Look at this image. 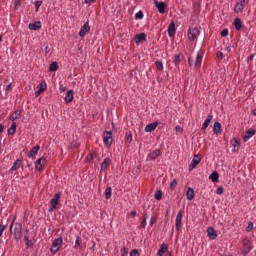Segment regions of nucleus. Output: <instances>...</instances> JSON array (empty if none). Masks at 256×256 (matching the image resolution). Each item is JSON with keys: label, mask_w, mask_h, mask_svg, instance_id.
<instances>
[{"label": "nucleus", "mask_w": 256, "mask_h": 256, "mask_svg": "<svg viewBox=\"0 0 256 256\" xmlns=\"http://www.w3.org/2000/svg\"><path fill=\"white\" fill-rule=\"evenodd\" d=\"M14 225V230H13ZM23 225L21 223L15 224V218H13L10 224V233H13L15 241H21Z\"/></svg>", "instance_id": "nucleus-1"}, {"label": "nucleus", "mask_w": 256, "mask_h": 256, "mask_svg": "<svg viewBox=\"0 0 256 256\" xmlns=\"http://www.w3.org/2000/svg\"><path fill=\"white\" fill-rule=\"evenodd\" d=\"M62 245H63V237H59V238L55 239L52 242V245L50 248L51 253H53V254L57 253V251H59V249H61Z\"/></svg>", "instance_id": "nucleus-2"}, {"label": "nucleus", "mask_w": 256, "mask_h": 256, "mask_svg": "<svg viewBox=\"0 0 256 256\" xmlns=\"http://www.w3.org/2000/svg\"><path fill=\"white\" fill-rule=\"evenodd\" d=\"M103 142L106 144L107 147H111L113 143V132L112 131H105L103 134Z\"/></svg>", "instance_id": "nucleus-3"}, {"label": "nucleus", "mask_w": 256, "mask_h": 256, "mask_svg": "<svg viewBox=\"0 0 256 256\" xmlns=\"http://www.w3.org/2000/svg\"><path fill=\"white\" fill-rule=\"evenodd\" d=\"M154 5L158 9V13H167V3L159 2V0H154Z\"/></svg>", "instance_id": "nucleus-4"}, {"label": "nucleus", "mask_w": 256, "mask_h": 256, "mask_svg": "<svg viewBox=\"0 0 256 256\" xmlns=\"http://www.w3.org/2000/svg\"><path fill=\"white\" fill-rule=\"evenodd\" d=\"M250 252H251V240L245 238L243 240L242 255H249Z\"/></svg>", "instance_id": "nucleus-5"}, {"label": "nucleus", "mask_w": 256, "mask_h": 256, "mask_svg": "<svg viewBox=\"0 0 256 256\" xmlns=\"http://www.w3.org/2000/svg\"><path fill=\"white\" fill-rule=\"evenodd\" d=\"M197 37H199V28H190L188 30L189 41H195Z\"/></svg>", "instance_id": "nucleus-6"}, {"label": "nucleus", "mask_w": 256, "mask_h": 256, "mask_svg": "<svg viewBox=\"0 0 256 256\" xmlns=\"http://www.w3.org/2000/svg\"><path fill=\"white\" fill-rule=\"evenodd\" d=\"M249 3L247 0H241L240 2H237V4L234 7L235 13H243V9H245V6Z\"/></svg>", "instance_id": "nucleus-7"}, {"label": "nucleus", "mask_w": 256, "mask_h": 256, "mask_svg": "<svg viewBox=\"0 0 256 256\" xmlns=\"http://www.w3.org/2000/svg\"><path fill=\"white\" fill-rule=\"evenodd\" d=\"M182 221H183V211L180 210L176 215V222H175L176 231H181Z\"/></svg>", "instance_id": "nucleus-8"}, {"label": "nucleus", "mask_w": 256, "mask_h": 256, "mask_svg": "<svg viewBox=\"0 0 256 256\" xmlns=\"http://www.w3.org/2000/svg\"><path fill=\"white\" fill-rule=\"evenodd\" d=\"M46 162L47 159L45 157L39 158L35 162V169H37V171H43V167H45Z\"/></svg>", "instance_id": "nucleus-9"}, {"label": "nucleus", "mask_w": 256, "mask_h": 256, "mask_svg": "<svg viewBox=\"0 0 256 256\" xmlns=\"http://www.w3.org/2000/svg\"><path fill=\"white\" fill-rule=\"evenodd\" d=\"M256 133V130L253 128H249L248 130H246L245 135L243 136V142L247 143L248 140L251 139V137H253Z\"/></svg>", "instance_id": "nucleus-10"}, {"label": "nucleus", "mask_w": 256, "mask_h": 256, "mask_svg": "<svg viewBox=\"0 0 256 256\" xmlns=\"http://www.w3.org/2000/svg\"><path fill=\"white\" fill-rule=\"evenodd\" d=\"M89 31H91V26H89V22H86L80 29L79 37H85Z\"/></svg>", "instance_id": "nucleus-11"}, {"label": "nucleus", "mask_w": 256, "mask_h": 256, "mask_svg": "<svg viewBox=\"0 0 256 256\" xmlns=\"http://www.w3.org/2000/svg\"><path fill=\"white\" fill-rule=\"evenodd\" d=\"M59 199H61V194L56 193L50 201V205L52 209H57V206L59 205Z\"/></svg>", "instance_id": "nucleus-12"}, {"label": "nucleus", "mask_w": 256, "mask_h": 256, "mask_svg": "<svg viewBox=\"0 0 256 256\" xmlns=\"http://www.w3.org/2000/svg\"><path fill=\"white\" fill-rule=\"evenodd\" d=\"M199 163H201V158H199V155H194V158L189 165V171H193V169H195Z\"/></svg>", "instance_id": "nucleus-13"}, {"label": "nucleus", "mask_w": 256, "mask_h": 256, "mask_svg": "<svg viewBox=\"0 0 256 256\" xmlns=\"http://www.w3.org/2000/svg\"><path fill=\"white\" fill-rule=\"evenodd\" d=\"M141 41H147V34L139 33L135 35L134 42L136 43V45H139Z\"/></svg>", "instance_id": "nucleus-14"}, {"label": "nucleus", "mask_w": 256, "mask_h": 256, "mask_svg": "<svg viewBox=\"0 0 256 256\" xmlns=\"http://www.w3.org/2000/svg\"><path fill=\"white\" fill-rule=\"evenodd\" d=\"M37 91L35 92V96L36 97H39V95H41L42 93H44L46 90H47V83H40L38 86H37Z\"/></svg>", "instance_id": "nucleus-15"}, {"label": "nucleus", "mask_w": 256, "mask_h": 256, "mask_svg": "<svg viewBox=\"0 0 256 256\" xmlns=\"http://www.w3.org/2000/svg\"><path fill=\"white\" fill-rule=\"evenodd\" d=\"M175 33H177V29L175 28V21H171L168 26V35L169 37H175Z\"/></svg>", "instance_id": "nucleus-16"}, {"label": "nucleus", "mask_w": 256, "mask_h": 256, "mask_svg": "<svg viewBox=\"0 0 256 256\" xmlns=\"http://www.w3.org/2000/svg\"><path fill=\"white\" fill-rule=\"evenodd\" d=\"M41 27H42L41 21H36L28 25V29H30V31H39Z\"/></svg>", "instance_id": "nucleus-17"}, {"label": "nucleus", "mask_w": 256, "mask_h": 256, "mask_svg": "<svg viewBox=\"0 0 256 256\" xmlns=\"http://www.w3.org/2000/svg\"><path fill=\"white\" fill-rule=\"evenodd\" d=\"M158 126H159V122L150 123V124L146 125L145 132L151 133L152 131H155Z\"/></svg>", "instance_id": "nucleus-18"}, {"label": "nucleus", "mask_w": 256, "mask_h": 256, "mask_svg": "<svg viewBox=\"0 0 256 256\" xmlns=\"http://www.w3.org/2000/svg\"><path fill=\"white\" fill-rule=\"evenodd\" d=\"M207 233H208L209 239H212V240L217 239V232L215 231V228L208 227Z\"/></svg>", "instance_id": "nucleus-19"}, {"label": "nucleus", "mask_w": 256, "mask_h": 256, "mask_svg": "<svg viewBox=\"0 0 256 256\" xmlns=\"http://www.w3.org/2000/svg\"><path fill=\"white\" fill-rule=\"evenodd\" d=\"M233 25L236 31H241V29H243V22L241 21V18L234 19Z\"/></svg>", "instance_id": "nucleus-20"}, {"label": "nucleus", "mask_w": 256, "mask_h": 256, "mask_svg": "<svg viewBox=\"0 0 256 256\" xmlns=\"http://www.w3.org/2000/svg\"><path fill=\"white\" fill-rule=\"evenodd\" d=\"M111 164V158H105L104 161L100 164L101 171H107V167Z\"/></svg>", "instance_id": "nucleus-21"}, {"label": "nucleus", "mask_w": 256, "mask_h": 256, "mask_svg": "<svg viewBox=\"0 0 256 256\" xmlns=\"http://www.w3.org/2000/svg\"><path fill=\"white\" fill-rule=\"evenodd\" d=\"M231 145L234 147L233 151H239V148L241 147V140L237 138H233L231 140Z\"/></svg>", "instance_id": "nucleus-22"}, {"label": "nucleus", "mask_w": 256, "mask_h": 256, "mask_svg": "<svg viewBox=\"0 0 256 256\" xmlns=\"http://www.w3.org/2000/svg\"><path fill=\"white\" fill-rule=\"evenodd\" d=\"M167 251H169V246H167L166 243H163L162 245H160V248L158 250V255L163 256L165 255V253H167Z\"/></svg>", "instance_id": "nucleus-23"}, {"label": "nucleus", "mask_w": 256, "mask_h": 256, "mask_svg": "<svg viewBox=\"0 0 256 256\" xmlns=\"http://www.w3.org/2000/svg\"><path fill=\"white\" fill-rule=\"evenodd\" d=\"M211 121H213V115H208L206 117V120L202 124V127H201L202 131H205V129H207V127H209V124L211 123Z\"/></svg>", "instance_id": "nucleus-24"}, {"label": "nucleus", "mask_w": 256, "mask_h": 256, "mask_svg": "<svg viewBox=\"0 0 256 256\" xmlns=\"http://www.w3.org/2000/svg\"><path fill=\"white\" fill-rule=\"evenodd\" d=\"M161 156V150H154L152 151L148 157L149 159H151V161H155V159H157V157Z\"/></svg>", "instance_id": "nucleus-25"}, {"label": "nucleus", "mask_w": 256, "mask_h": 256, "mask_svg": "<svg viewBox=\"0 0 256 256\" xmlns=\"http://www.w3.org/2000/svg\"><path fill=\"white\" fill-rule=\"evenodd\" d=\"M186 198L188 201H193V199H195V190H193V188H188Z\"/></svg>", "instance_id": "nucleus-26"}, {"label": "nucleus", "mask_w": 256, "mask_h": 256, "mask_svg": "<svg viewBox=\"0 0 256 256\" xmlns=\"http://www.w3.org/2000/svg\"><path fill=\"white\" fill-rule=\"evenodd\" d=\"M73 95H74L73 90H69L66 93L65 98H64L65 103H71L73 101Z\"/></svg>", "instance_id": "nucleus-27"}, {"label": "nucleus", "mask_w": 256, "mask_h": 256, "mask_svg": "<svg viewBox=\"0 0 256 256\" xmlns=\"http://www.w3.org/2000/svg\"><path fill=\"white\" fill-rule=\"evenodd\" d=\"M209 179L212 181V183H219V173L217 171L212 172Z\"/></svg>", "instance_id": "nucleus-28"}, {"label": "nucleus", "mask_w": 256, "mask_h": 256, "mask_svg": "<svg viewBox=\"0 0 256 256\" xmlns=\"http://www.w3.org/2000/svg\"><path fill=\"white\" fill-rule=\"evenodd\" d=\"M39 149H41V146L40 145H36L35 147H33L29 154H28V157H34V155H37V153H39Z\"/></svg>", "instance_id": "nucleus-29"}, {"label": "nucleus", "mask_w": 256, "mask_h": 256, "mask_svg": "<svg viewBox=\"0 0 256 256\" xmlns=\"http://www.w3.org/2000/svg\"><path fill=\"white\" fill-rule=\"evenodd\" d=\"M213 133L215 135H218V133H221V123L215 122L213 125Z\"/></svg>", "instance_id": "nucleus-30"}, {"label": "nucleus", "mask_w": 256, "mask_h": 256, "mask_svg": "<svg viewBox=\"0 0 256 256\" xmlns=\"http://www.w3.org/2000/svg\"><path fill=\"white\" fill-rule=\"evenodd\" d=\"M173 63L175 65V67H179L180 63H181V53L180 54H175L173 57Z\"/></svg>", "instance_id": "nucleus-31"}, {"label": "nucleus", "mask_w": 256, "mask_h": 256, "mask_svg": "<svg viewBox=\"0 0 256 256\" xmlns=\"http://www.w3.org/2000/svg\"><path fill=\"white\" fill-rule=\"evenodd\" d=\"M203 61V57H201V54L197 53L196 60L194 62V67L197 69V67L201 66V62Z\"/></svg>", "instance_id": "nucleus-32"}, {"label": "nucleus", "mask_w": 256, "mask_h": 256, "mask_svg": "<svg viewBox=\"0 0 256 256\" xmlns=\"http://www.w3.org/2000/svg\"><path fill=\"white\" fill-rule=\"evenodd\" d=\"M22 161L20 159H17L14 163L13 166L11 167V171H17L19 167H21Z\"/></svg>", "instance_id": "nucleus-33"}, {"label": "nucleus", "mask_w": 256, "mask_h": 256, "mask_svg": "<svg viewBox=\"0 0 256 256\" xmlns=\"http://www.w3.org/2000/svg\"><path fill=\"white\" fill-rule=\"evenodd\" d=\"M59 69V63L57 62H52L49 66V71L54 72Z\"/></svg>", "instance_id": "nucleus-34"}, {"label": "nucleus", "mask_w": 256, "mask_h": 256, "mask_svg": "<svg viewBox=\"0 0 256 256\" xmlns=\"http://www.w3.org/2000/svg\"><path fill=\"white\" fill-rule=\"evenodd\" d=\"M20 117H21V112L15 111V112L11 115L10 119H11V121H17V119H19Z\"/></svg>", "instance_id": "nucleus-35"}, {"label": "nucleus", "mask_w": 256, "mask_h": 256, "mask_svg": "<svg viewBox=\"0 0 256 256\" xmlns=\"http://www.w3.org/2000/svg\"><path fill=\"white\" fill-rule=\"evenodd\" d=\"M113 189L111 187H107L105 190V198L106 199H111Z\"/></svg>", "instance_id": "nucleus-36"}, {"label": "nucleus", "mask_w": 256, "mask_h": 256, "mask_svg": "<svg viewBox=\"0 0 256 256\" xmlns=\"http://www.w3.org/2000/svg\"><path fill=\"white\" fill-rule=\"evenodd\" d=\"M155 199L156 201H161V199H163V192L161 190L155 192Z\"/></svg>", "instance_id": "nucleus-37"}, {"label": "nucleus", "mask_w": 256, "mask_h": 256, "mask_svg": "<svg viewBox=\"0 0 256 256\" xmlns=\"http://www.w3.org/2000/svg\"><path fill=\"white\" fill-rule=\"evenodd\" d=\"M81 243H82L81 238H79V236H77L74 249H79V247H81Z\"/></svg>", "instance_id": "nucleus-38"}, {"label": "nucleus", "mask_w": 256, "mask_h": 256, "mask_svg": "<svg viewBox=\"0 0 256 256\" xmlns=\"http://www.w3.org/2000/svg\"><path fill=\"white\" fill-rule=\"evenodd\" d=\"M155 65L158 71H163V62L156 61Z\"/></svg>", "instance_id": "nucleus-39"}, {"label": "nucleus", "mask_w": 256, "mask_h": 256, "mask_svg": "<svg viewBox=\"0 0 256 256\" xmlns=\"http://www.w3.org/2000/svg\"><path fill=\"white\" fill-rule=\"evenodd\" d=\"M94 157H97V153L93 152V153H90L86 159L87 161H93Z\"/></svg>", "instance_id": "nucleus-40"}, {"label": "nucleus", "mask_w": 256, "mask_h": 256, "mask_svg": "<svg viewBox=\"0 0 256 256\" xmlns=\"http://www.w3.org/2000/svg\"><path fill=\"white\" fill-rule=\"evenodd\" d=\"M247 233H251L253 231V222H249L248 226L246 227Z\"/></svg>", "instance_id": "nucleus-41"}, {"label": "nucleus", "mask_w": 256, "mask_h": 256, "mask_svg": "<svg viewBox=\"0 0 256 256\" xmlns=\"http://www.w3.org/2000/svg\"><path fill=\"white\" fill-rule=\"evenodd\" d=\"M143 17H144L143 11L141 10L135 14V19H143Z\"/></svg>", "instance_id": "nucleus-42"}, {"label": "nucleus", "mask_w": 256, "mask_h": 256, "mask_svg": "<svg viewBox=\"0 0 256 256\" xmlns=\"http://www.w3.org/2000/svg\"><path fill=\"white\" fill-rule=\"evenodd\" d=\"M41 5H43V2L41 0L35 2L36 11H39V7H41Z\"/></svg>", "instance_id": "nucleus-43"}, {"label": "nucleus", "mask_w": 256, "mask_h": 256, "mask_svg": "<svg viewBox=\"0 0 256 256\" xmlns=\"http://www.w3.org/2000/svg\"><path fill=\"white\" fill-rule=\"evenodd\" d=\"M130 256H139V250H137V249L131 250Z\"/></svg>", "instance_id": "nucleus-44"}, {"label": "nucleus", "mask_w": 256, "mask_h": 256, "mask_svg": "<svg viewBox=\"0 0 256 256\" xmlns=\"http://www.w3.org/2000/svg\"><path fill=\"white\" fill-rule=\"evenodd\" d=\"M227 35H229V30L228 29H223L221 31V37H227Z\"/></svg>", "instance_id": "nucleus-45"}, {"label": "nucleus", "mask_w": 256, "mask_h": 256, "mask_svg": "<svg viewBox=\"0 0 256 256\" xmlns=\"http://www.w3.org/2000/svg\"><path fill=\"white\" fill-rule=\"evenodd\" d=\"M155 223H157V218L152 216L150 219V227H153V225H155Z\"/></svg>", "instance_id": "nucleus-46"}, {"label": "nucleus", "mask_w": 256, "mask_h": 256, "mask_svg": "<svg viewBox=\"0 0 256 256\" xmlns=\"http://www.w3.org/2000/svg\"><path fill=\"white\" fill-rule=\"evenodd\" d=\"M175 187H177V180L176 179H174L172 182H171V184H170V189H175Z\"/></svg>", "instance_id": "nucleus-47"}, {"label": "nucleus", "mask_w": 256, "mask_h": 256, "mask_svg": "<svg viewBox=\"0 0 256 256\" xmlns=\"http://www.w3.org/2000/svg\"><path fill=\"white\" fill-rule=\"evenodd\" d=\"M127 253H129V248H123L121 250V256H125V255H127Z\"/></svg>", "instance_id": "nucleus-48"}, {"label": "nucleus", "mask_w": 256, "mask_h": 256, "mask_svg": "<svg viewBox=\"0 0 256 256\" xmlns=\"http://www.w3.org/2000/svg\"><path fill=\"white\" fill-rule=\"evenodd\" d=\"M126 141L131 143L133 141V135L130 133L129 135H126Z\"/></svg>", "instance_id": "nucleus-49"}, {"label": "nucleus", "mask_w": 256, "mask_h": 256, "mask_svg": "<svg viewBox=\"0 0 256 256\" xmlns=\"http://www.w3.org/2000/svg\"><path fill=\"white\" fill-rule=\"evenodd\" d=\"M217 57L220 59V61H223L225 56L223 55V52H217Z\"/></svg>", "instance_id": "nucleus-50"}, {"label": "nucleus", "mask_w": 256, "mask_h": 256, "mask_svg": "<svg viewBox=\"0 0 256 256\" xmlns=\"http://www.w3.org/2000/svg\"><path fill=\"white\" fill-rule=\"evenodd\" d=\"M6 227L0 224V237H3V232L5 231Z\"/></svg>", "instance_id": "nucleus-51"}, {"label": "nucleus", "mask_w": 256, "mask_h": 256, "mask_svg": "<svg viewBox=\"0 0 256 256\" xmlns=\"http://www.w3.org/2000/svg\"><path fill=\"white\" fill-rule=\"evenodd\" d=\"M217 195H223V187H219L216 190Z\"/></svg>", "instance_id": "nucleus-52"}, {"label": "nucleus", "mask_w": 256, "mask_h": 256, "mask_svg": "<svg viewBox=\"0 0 256 256\" xmlns=\"http://www.w3.org/2000/svg\"><path fill=\"white\" fill-rule=\"evenodd\" d=\"M253 59H255V54L250 55V56L247 58V62L250 63L251 61H253Z\"/></svg>", "instance_id": "nucleus-53"}, {"label": "nucleus", "mask_w": 256, "mask_h": 256, "mask_svg": "<svg viewBox=\"0 0 256 256\" xmlns=\"http://www.w3.org/2000/svg\"><path fill=\"white\" fill-rule=\"evenodd\" d=\"M15 131L13 128L8 129V135H15Z\"/></svg>", "instance_id": "nucleus-54"}, {"label": "nucleus", "mask_w": 256, "mask_h": 256, "mask_svg": "<svg viewBox=\"0 0 256 256\" xmlns=\"http://www.w3.org/2000/svg\"><path fill=\"white\" fill-rule=\"evenodd\" d=\"M175 131H176V132L183 133V128H181V126H176V127H175Z\"/></svg>", "instance_id": "nucleus-55"}, {"label": "nucleus", "mask_w": 256, "mask_h": 256, "mask_svg": "<svg viewBox=\"0 0 256 256\" xmlns=\"http://www.w3.org/2000/svg\"><path fill=\"white\" fill-rule=\"evenodd\" d=\"M188 65L189 67H193V58L191 57L188 58Z\"/></svg>", "instance_id": "nucleus-56"}, {"label": "nucleus", "mask_w": 256, "mask_h": 256, "mask_svg": "<svg viewBox=\"0 0 256 256\" xmlns=\"http://www.w3.org/2000/svg\"><path fill=\"white\" fill-rule=\"evenodd\" d=\"M141 227L143 229H145V227H147V220L143 219L142 223H141Z\"/></svg>", "instance_id": "nucleus-57"}, {"label": "nucleus", "mask_w": 256, "mask_h": 256, "mask_svg": "<svg viewBox=\"0 0 256 256\" xmlns=\"http://www.w3.org/2000/svg\"><path fill=\"white\" fill-rule=\"evenodd\" d=\"M95 1L97 0H84V3H86V5H91V3H95Z\"/></svg>", "instance_id": "nucleus-58"}, {"label": "nucleus", "mask_w": 256, "mask_h": 256, "mask_svg": "<svg viewBox=\"0 0 256 256\" xmlns=\"http://www.w3.org/2000/svg\"><path fill=\"white\" fill-rule=\"evenodd\" d=\"M10 128H12V129H14L15 131H17V124L15 123V122H13L12 124H11V127Z\"/></svg>", "instance_id": "nucleus-59"}, {"label": "nucleus", "mask_w": 256, "mask_h": 256, "mask_svg": "<svg viewBox=\"0 0 256 256\" xmlns=\"http://www.w3.org/2000/svg\"><path fill=\"white\" fill-rule=\"evenodd\" d=\"M27 247H33V241L28 240V242L26 243Z\"/></svg>", "instance_id": "nucleus-60"}, {"label": "nucleus", "mask_w": 256, "mask_h": 256, "mask_svg": "<svg viewBox=\"0 0 256 256\" xmlns=\"http://www.w3.org/2000/svg\"><path fill=\"white\" fill-rule=\"evenodd\" d=\"M14 5H15V9H17V5H21V1L15 0Z\"/></svg>", "instance_id": "nucleus-61"}, {"label": "nucleus", "mask_w": 256, "mask_h": 256, "mask_svg": "<svg viewBox=\"0 0 256 256\" xmlns=\"http://www.w3.org/2000/svg\"><path fill=\"white\" fill-rule=\"evenodd\" d=\"M24 241H25L26 244L29 243V235L24 236Z\"/></svg>", "instance_id": "nucleus-62"}, {"label": "nucleus", "mask_w": 256, "mask_h": 256, "mask_svg": "<svg viewBox=\"0 0 256 256\" xmlns=\"http://www.w3.org/2000/svg\"><path fill=\"white\" fill-rule=\"evenodd\" d=\"M51 52V48H49V46H46L45 47V53L47 54V53H50Z\"/></svg>", "instance_id": "nucleus-63"}, {"label": "nucleus", "mask_w": 256, "mask_h": 256, "mask_svg": "<svg viewBox=\"0 0 256 256\" xmlns=\"http://www.w3.org/2000/svg\"><path fill=\"white\" fill-rule=\"evenodd\" d=\"M6 91H11V84H8V85L6 86Z\"/></svg>", "instance_id": "nucleus-64"}]
</instances>
